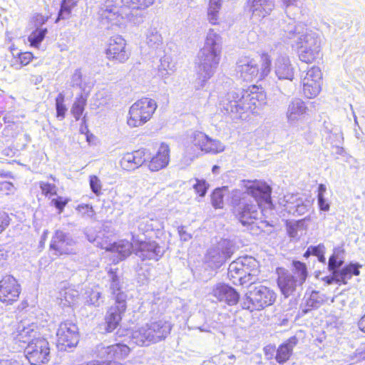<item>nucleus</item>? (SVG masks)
<instances>
[{"label":"nucleus","mask_w":365,"mask_h":365,"mask_svg":"<svg viewBox=\"0 0 365 365\" xmlns=\"http://www.w3.org/2000/svg\"><path fill=\"white\" fill-rule=\"evenodd\" d=\"M154 221L152 219L145 217L141 219L138 222V232H135L139 235V234L145 235L146 232L149 231H153L154 230Z\"/></svg>","instance_id":"obj_55"},{"label":"nucleus","mask_w":365,"mask_h":365,"mask_svg":"<svg viewBox=\"0 0 365 365\" xmlns=\"http://www.w3.org/2000/svg\"><path fill=\"white\" fill-rule=\"evenodd\" d=\"M146 150L141 149L131 153H126L123 157L121 165L127 170L138 168L146 161Z\"/></svg>","instance_id":"obj_26"},{"label":"nucleus","mask_w":365,"mask_h":365,"mask_svg":"<svg viewBox=\"0 0 365 365\" xmlns=\"http://www.w3.org/2000/svg\"><path fill=\"white\" fill-rule=\"evenodd\" d=\"M94 356L104 361H112L110 345L98 344L94 349Z\"/></svg>","instance_id":"obj_47"},{"label":"nucleus","mask_w":365,"mask_h":365,"mask_svg":"<svg viewBox=\"0 0 365 365\" xmlns=\"http://www.w3.org/2000/svg\"><path fill=\"white\" fill-rule=\"evenodd\" d=\"M78 1V0H61L56 22L69 19L71 17L72 10L77 6Z\"/></svg>","instance_id":"obj_37"},{"label":"nucleus","mask_w":365,"mask_h":365,"mask_svg":"<svg viewBox=\"0 0 365 365\" xmlns=\"http://www.w3.org/2000/svg\"><path fill=\"white\" fill-rule=\"evenodd\" d=\"M132 240L136 247V255L142 260L158 261L164 255L165 250L163 247L155 241L146 242L145 238L141 237L135 232V230L132 232Z\"/></svg>","instance_id":"obj_9"},{"label":"nucleus","mask_w":365,"mask_h":365,"mask_svg":"<svg viewBox=\"0 0 365 365\" xmlns=\"http://www.w3.org/2000/svg\"><path fill=\"white\" fill-rule=\"evenodd\" d=\"M68 201V199H64L63 197L58 196L56 198L52 199L51 204L58 209L59 210V213H61Z\"/></svg>","instance_id":"obj_64"},{"label":"nucleus","mask_w":365,"mask_h":365,"mask_svg":"<svg viewBox=\"0 0 365 365\" xmlns=\"http://www.w3.org/2000/svg\"><path fill=\"white\" fill-rule=\"evenodd\" d=\"M235 250L232 240L221 239L207 250L205 258L213 267L218 268L232 257Z\"/></svg>","instance_id":"obj_8"},{"label":"nucleus","mask_w":365,"mask_h":365,"mask_svg":"<svg viewBox=\"0 0 365 365\" xmlns=\"http://www.w3.org/2000/svg\"><path fill=\"white\" fill-rule=\"evenodd\" d=\"M284 32L286 37L295 43L302 61L310 63L319 58L322 37L317 32L309 29L302 24H296L294 22L288 24Z\"/></svg>","instance_id":"obj_2"},{"label":"nucleus","mask_w":365,"mask_h":365,"mask_svg":"<svg viewBox=\"0 0 365 365\" xmlns=\"http://www.w3.org/2000/svg\"><path fill=\"white\" fill-rule=\"evenodd\" d=\"M134 243H131L128 240H120L115 242L111 246V250L118 254L120 260H123L131 254V250Z\"/></svg>","instance_id":"obj_39"},{"label":"nucleus","mask_w":365,"mask_h":365,"mask_svg":"<svg viewBox=\"0 0 365 365\" xmlns=\"http://www.w3.org/2000/svg\"><path fill=\"white\" fill-rule=\"evenodd\" d=\"M325 250H326V248H325V246L324 245V244H319L317 246L312 245L307 248L306 252L304 253V256L307 257L311 255L317 256L320 253H325Z\"/></svg>","instance_id":"obj_61"},{"label":"nucleus","mask_w":365,"mask_h":365,"mask_svg":"<svg viewBox=\"0 0 365 365\" xmlns=\"http://www.w3.org/2000/svg\"><path fill=\"white\" fill-rule=\"evenodd\" d=\"M298 344V339L293 336L280 344L275 350L274 359L279 364L287 362L291 357L294 347Z\"/></svg>","instance_id":"obj_27"},{"label":"nucleus","mask_w":365,"mask_h":365,"mask_svg":"<svg viewBox=\"0 0 365 365\" xmlns=\"http://www.w3.org/2000/svg\"><path fill=\"white\" fill-rule=\"evenodd\" d=\"M241 93L240 89L228 92L220 101V109L227 113L239 114V117L242 118L243 110L241 109L242 108Z\"/></svg>","instance_id":"obj_19"},{"label":"nucleus","mask_w":365,"mask_h":365,"mask_svg":"<svg viewBox=\"0 0 365 365\" xmlns=\"http://www.w3.org/2000/svg\"><path fill=\"white\" fill-rule=\"evenodd\" d=\"M293 273L282 268L277 269V284L282 294L287 298L302 289L308 275L307 266L300 261H293Z\"/></svg>","instance_id":"obj_5"},{"label":"nucleus","mask_w":365,"mask_h":365,"mask_svg":"<svg viewBox=\"0 0 365 365\" xmlns=\"http://www.w3.org/2000/svg\"><path fill=\"white\" fill-rule=\"evenodd\" d=\"M146 43L149 47V53H158L163 51V38L156 28L148 29L146 33Z\"/></svg>","instance_id":"obj_30"},{"label":"nucleus","mask_w":365,"mask_h":365,"mask_svg":"<svg viewBox=\"0 0 365 365\" xmlns=\"http://www.w3.org/2000/svg\"><path fill=\"white\" fill-rule=\"evenodd\" d=\"M238 259L245 275L250 278V284H254V282H256L257 277L259 273V262L255 258L247 255L240 257Z\"/></svg>","instance_id":"obj_28"},{"label":"nucleus","mask_w":365,"mask_h":365,"mask_svg":"<svg viewBox=\"0 0 365 365\" xmlns=\"http://www.w3.org/2000/svg\"><path fill=\"white\" fill-rule=\"evenodd\" d=\"M237 73L244 81H250L258 76L259 66L257 61L248 56L240 57L237 62Z\"/></svg>","instance_id":"obj_18"},{"label":"nucleus","mask_w":365,"mask_h":365,"mask_svg":"<svg viewBox=\"0 0 365 365\" xmlns=\"http://www.w3.org/2000/svg\"><path fill=\"white\" fill-rule=\"evenodd\" d=\"M249 4L252 14L259 17L269 14L274 6V0H249Z\"/></svg>","instance_id":"obj_31"},{"label":"nucleus","mask_w":365,"mask_h":365,"mask_svg":"<svg viewBox=\"0 0 365 365\" xmlns=\"http://www.w3.org/2000/svg\"><path fill=\"white\" fill-rule=\"evenodd\" d=\"M227 274L234 284L243 286L250 284V278L245 275L239 259L230 264Z\"/></svg>","instance_id":"obj_29"},{"label":"nucleus","mask_w":365,"mask_h":365,"mask_svg":"<svg viewBox=\"0 0 365 365\" xmlns=\"http://www.w3.org/2000/svg\"><path fill=\"white\" fill-rule=\"evenodd\" d=\"M304 226V222L302 220L297 221L295 222H287V232L288 235L292 239L299 238V231H302Z\"/></svg>","instance_id":"obj_54"},{"label":"nucleus","mask_w":365,"mask_h":365,"mask_svg":"<svg viewBox=\"0 0 365 365\" xmlns=\"http://www.w3.org/2000/svg\"><path fill=\"white\" fill-rule=\"evenodd\" d=\"M279 203L285 207L288 212L302 215L307 212L311 206V201L303 199L299 194L288 193L280 198Z\"/></svg>","instance_id":"obj_14"},{"label":"nucleus","mask_w":365,"mask_h":365,"mask_svg":"<svg viewBox=\"0 0 365 365\" xmlns=\"http://www.w3.org/2000/svg\"><path fill=\"white\" fill-rule=\"evenodd\" d=\"M46 32V29H37L34 31L28 38L31 46L38 47L43 40Z\"/></svg>","instance_id":"obj_53"},{"label":"nucleus","mask_w":365,"mask_h":365,"mask_svg":"<svg viewBox=\"0 0 365 365\" xmlns=\"http://www.w3.org/2000/svg\"><path fill=\"white\" fill-rule=\"evenodd\" d=\"M343 140V135L339 128L334 130L331 134L325 136L326 143H329L332 146L341 145Z\"/></svg>","instance_id":"obj_56"},{"label":"nucleus","mask_w":365,"mask_h":365,"mask_svg":"<svg viewBox=\"0 0 365 365\" xmlns=\"http://www.w3.org/2000/svg\"><path fill=\"white\" fill-rule=\"evenodd\" d=\"M157 108L155 101L143 98L133 103L129 110L128 125L131 128L139 127L148 121Z\"/></svg>","instance_id":"obj_7"},{"label":"nucleus","mask_w":365,"mask_h":365,"mask_svg":"<svg viewBox=\"0 0 365 365\" xmlns=\"http://www.w3.org/2000/svg\"><path fill=\"white\" fill-rule=\"evenodd\" d=\"M323 302V297L319 292L312 291L309 297L306 299L305 304H301L302 314H306L312 309L319 308L322 304Z\"/></svg>","instance_id":"obj_35"},{"label":"nucleus","mask_w":365,"mask_h":365,"mask_svg":"<svg viewBox=\"0 0 365 365\" xmlns=\"http://www.w3.org/2000/svg\"><path fill=\"white\" fill-rule=\"evenodd\" d=\"M276 299L274 292L269 287L254 284H249L248 292L245 294V300L243 302V309L261 310L272 305Z\"/></svg>","instance_id":"obj_6"},{"label":"nucleus","mask_w":365,"mask_h":365,"mask_svg":"<svg viewBox=\"0 0 365 365\" xmlns=\"http://www.w3.org/2000/svg\"><path fill=\"white\" fill-rule=\"evenodd\" d=\"M221 49L220 36L210 29L207 34L205 45L197 56V75L200 87H203L215 72L220 60Z\"/></svg>","instance_id":"obj_3"},{"label":"nucleus","mask_w":365,"mask_h":365,"mask_svg":"<svg viewBox=\"0 0 365 365\" xmlns=\"http://www.w3.org/2000/svg\"><path fill=\"white\" fill-rule=\"evenodd\" d=\"M212 294L220 302L230 306L236 304L240 299V294L232 287L223 283L216 284Z\"/></svg>","instance_id":"obj_22"},{"label":"nucleus","mask_w":365,"mask_h":365,"mask_svg":"<svg viewBox=\"0 0 365 365\" xmlns=\"http://www.w3.org/2000/svg\"><path fill=\"white\" fill-rule=\"evenodd\" d=\"M100 15L102 19L107 20L112 25L120 24V20L123 19L121 14H119V9L113 4L104 5L101 8Z\"/></svg>","instance_id":"obj_32"},{"label":"nucleus","mask_w":365,"mask_h":365,"mask_svg":"<svg viewBox=\"0 0 365 365\" xmlns=\"http://www.w3.org/2000/svg\"><path fill=\"white\" fill-rule=\"evenodd\" d=\"M76 242L68 233L56 230L50 243V249L56 255H68L74 252Z\"/></svg>","instance_id":"obj_15"},{"label":"nucleus","mask_w":365,"mask_h":365,"mask_svg":"<svg viewBox=\"0 0 365 365\" xmlns=\"http://www.w3.org/2000/svg\"><path fill=\"white\" fill-rule=\"evenodd\" d=\"M222 6V0H210L207 10V18L212 24H216L218 20V13Z\"/></svg>","instance_id":"obj_45"},{"label":"nucleus","mask_w":365,"mask_h":365,"mask_svg":"<svg viewBox=\"0 0 365 365\" xmlns=\"http://www.w3.org/2000/svg\"><path fill=\"white\" fill-rule=\"evenodd\" d=\"M192 138V143L195 146L199 147L200 151L218 153L225 149V146L219 140H213L202 132L193 133Z\"/></svg>","instance_id":"obj_20"},{"label":"nucleus","mask_w":365,"mask_h":365,"mask_svg":"<svg viewBox=\"0 0 365 365\" xmlns=\"http://www.w3.org/2000/svg\"><path fill=\"white\" fill-rule=\"evenodd\" d=\"M172 324L168 320L160 319L150 321L134 330L131 334V340L138 346H147L164 340L170 334Z\"/></svg>","instance_id":"obj_4"},{"label":"nucleus","mask_w":365,"mask_h":365,"mask_svg":"<svg viewBox=\"0 0 365 365\" xmlns=\"http://www.w3.org/2000/svg\"><path fill=\"white\" fill-rule=\"evenodd\" d=\"M64 96L60 93L56 98V117L60 120H63L65 117L67 108L63 103Z\"/></svg>","instance_id":"obj_58"},{"label":"nucleus","mask_w":365,"mask_h":365,"mask_svg":"<svg viewBox=\"0 0 365 365\" xmlns=\"http://www.w3.org/2000/svg\"><path fill=\"white\" fill-rule=\"evenodd\" d=\"M308 108L305 103L298 98H292L286 109V119L289 125H294L307 114Z\"/></svg>","instance_id":"obj_21"},{"label":"nucleus","mask_w":365,"mask_h":365,"mask_svg":"<svg viewBox=\"0 0 365 365\" xmlns=\"http://www.w3.org/2000/svg\"><path fill=\"white\" fill-rule=\"evenodd\" d=\"M200 149L199 147L195 146L192 142V144L187 145L185 147L183 156L181 159V163L185 166L191 164V163L198 157Z\"/></svg>","instance_id":"obj_42"},{"label":"nucleus","mask_w":365,"mask_h":365,"mask_svg":"<svg viewBox=\"0 0 365 365\" xmlns=\"http://www.w3.org/2000/svg\"><path fill=\"white\" fill-rule=\"evenodd\" d=\"M126 294H120L117 297L116 302L111 306L105 316L106 327L107 332L114 331L122 319V314L126 309Z\"/></svg>","instance_id":"obj_12"},{"label":"nucleus","mask_w":365,"mask_h":365,"mask_svg":"<svg viewBox=\"0 0 365 365\" xmlns=\"http://www.w3.org/2000/svg\"><path fill=\"white\" fill-rule=\"evenodd\" d=\"M69 83L71 87L78 88L82 92L86 93V95L90 92L92 87L90 83H88L85 78H83L82 73L79 68L74 71Z\"/></svg>","instance_id":"obj_34"},{"label":"nucleus","mask_w":365,"mask_h":365,"mask_svg":"<svg viewBox=\"0 0 365 365\" xmlns=\"http://www.w3.org/2000/svg\"><path fill=\"white\" fill-rule=\"evenodd\" d=\"M360 267H361V265L359 263H350L341 268V271L329 270L331 274L324 277L323 280L327 284H331L334 282L339 284H346L347 280L350 279L353 275L358 276L360 274Z\"/></svg>","instance_id":"obj_17"},{"label":"nucleus","mask_w":365,"mask_h":365,"mask_svg":"<svg viewBox=\"0 0 365 365\" xmlns=\"http://www.w3.org/2000/svg\"><path fill=\"white\" fill-rule=\"evenodd\" d=\"M24 353L31 365L47 363L50 354L48 342L43 338L38 337L34 342L27 344Z\"/></svg>","instance_id":"obj_10"},{"label":"nucleus","mask_w":365,"mask_h":365,"mask_svg":"<svg viewBox=\"0 0 365 365\" xmlns=\"http://www.w3.org/2000/svg\"><path fill=\"white\" fill-rule=\"evenodd\" d=\"M303 93L307 98H315L321 91L322 82H316V80H302Z\"/></svg>","instance_id":"obj_40"},{"label":"nucleus","mask_w":365,"mask_h":365,"mask_svg":"<svg viewBox=\"0 0 365 365\" xmlns=\"http://www.w3.org/2000/svg\"><path fill=\"white\" fill-rule=\"evenodd\" d=\"M108 275L109 277V291L110 294L113 296L115 302H116V299L118 294H125L122 291L120 279L118 275L116 274V272L110 269L108 272Z\"/></svg>","instance_id":"obj_36"},{"label":"nucleus","mask_w":365,"mask_h":365,"mask_svg":"<svg viewBox=\"0 0 365 365\" xmlns=\"http://www.w3.org/2000/svg\"><path fill=\"white\" fill-rule=\"evenodd\" d=\"M150 312L155 316L163 314L167 307V302L158 294H154L150 302Z\"/></svg>","instance_id":"obj_43"},{"label":"nucleus","mask_w":365,"mask_h":365,"mask_svg":"<svg viewBox=\"0 0 365 365\" xmlns=\"http://www.w3.org/2000/svg\"><path fill=\"white\" fill-rule=\"evenodd\" d=\"M245 191L233 190L230 194V205L235 216L253 235H258L262 229L256 221L259 218V201H271V187L259 180H242Z\"/></svg>","instance_id":"obj_1"},{"label":"nucleus","mask_w":365,"mask_h":365,"mask_svg":"<svg viewBox=\"0 0 365 365\" xmlns=\"http://www.w3.org/2000/svg\"><path fill=\"white\" fill-rule=\"evenodd\" d=\"M174 66L171 63L168 56L160 58V64L158 66V74L162 78H165L173 72Z\"/></svg>","instance_id":"obj_52"},{"label":"nucleus","mask_w":365,"mask_h":365,"mask_svg":"<svg viewBox=\"0 0 365 365\" xmlns=\"http://www.w3.org/2000/svg\"><path fill=\"white\" fill-rule=\"evenodd\" d=\"M108 58L123 63L129 58V52L126 48V42L120 36H114L110 38L106 50Z\"/></svg>","instance_id":"obj_16"},{"label":"nucleus","mask_w":365,"mask_h":365,"mask_svg":"<svg viewBox=\"0 0 365 365\" xmlns=\"http://www.w3.org/2000/svg\"><path fill=\"white\" fill-rule=\"evenodd\" d=\"M344 264V250L341 247H335L333 254L330 256L328 262V269L333 271H341V267Z\"/></svg>","instance_id":"obj_38"},{"label":"nucleus","mask_w":365,"mask_h":365,"mask_svg":"<svg viewBox=\"0 0 365 365\" xmlns=\"http://www.w3.org/2000/svg\"><path fill=\"white\" fill-rule=\"evenodd\" d=\"M274 73L279 80H287L289 86H292L291 82L294 79V68L288 56H281L276 59Z\"/></svg>","instance_id":"obj_24"},{"label":"nucleus","mask_w":365,"mask_h":365,"mask_svg":"<svg viewBox=\"0 0 365 365\" xmlns=\"http://www.w3.org/2000/svg\"><path fill=\"white\" fill-rule=\"evenodd\" d=\"M86 102L87 96H84L83 93H81V95L76 98L74 101L71 112L76 120H78L81 118L84 111L85 106H86Z\"/></svg>","instance_id":"obj_44"},{"label":"nucleus","mask_w":365,"mask_h":365,"mask_svg":"<svg viewBox=\"0 0 365 365\" xmlns=\"http://www.w3.org/2000/svg\"><path fill=\"white\" fill-rule=\"evenodd\" d=\"M170 160V148L168 145L163 143L159 147L157 154L153 156L148 164L150 170L158 171L165 168Z\"/></svg>","instance_id":"obj_25"},{"label":"nucleus","mask_w":365,"mask_h":365,"mask_svg":"<svg viewBox=\"0 0 365 365\" xmlns=\"http://www.w3.org/2000/svg\"><path fill=\"white\" fill-rule=\"evenodd\" d=\"M36 328V327L33 324H29L27 327L23 324H19L17 328V339L23 343H27V344H29V342H34L37 339Z\"/></svg>","instance_id":"obj_33"},{"label":"nucleus","mask_w":365,"mask_h":365,"mask_svg":"<svg viewBox=\"0 0 365 365\" xmlns=\"http://www.w3.org/2000/svg\"><path fill=\"white\" fill-rule=\"evenodd\" d=\"M241 98L242 101L243 113L247 111L254 112V110L260 107L265 101V94L263 92H256L251 90L250 92L245 90H240Z\"/></svg>","instance_id":"obj_23"},{"label":"nucleus","mask_w":365,"mask_h":365,"mask_svg":"<svg viewBox=\"0 0 365 365\" xmlns=\"http://www.w3.org/2000/svg\"><path fill=\"white\" fill-rule=\"evenodd\" d=\"M262 65L261 68H259V77L262 78L267 76L271 70V59L267 54H264L262 57Z\"/></svg>","instance_id":"obj_57"},{"label":"nucleus","mask_w":365,"mask_h":365,"mask_svg":"<svg viewBox=\"0 0 365 365\" xmlns=\"http://www.w3.org/2000/svg\"><path fill=\"white\" fill-rule=\"evenodd\" d=\"M78 298V292L71 288H66L59 293V299L61 300V304L63 306L74 305Z\"/></svg>","instance_id":"obj_41"},{"label":"nucleus","mask_w":365,"mask_h":365,"mask_svg":"<svg viewBox=\"0 0 365 365\" xmlns=\"http://www.w3.org/2000/svg\"><path fill=\"white\" fill-rule=\"evenodd\" d=\"M227 191V187L216 188L211 195L212 206L216 209L222 208L224 205L223 198L225 193Z\"/></svg>","instance_id":"obj_48"},{"label":"nucleus","mask_w":365,"mask_h":365,"mask_svg":"<svg viewBox=\"0 0 365 365\" xmlns=\"http://www.w3.org/2000/svg\"><path fill=\"white\" fill-rule=\"evenodd\" d=\"M112 361L125 358L130 353V348L123 344L110 345Z\"/></svg>","instance_id":"obj_46"},{"label":"nucleus","mask_w":365,"mask_h":365,"mask_svg":"<svg viewBox=\"0 0 365 365\" xmlns=\"http://www.w3.org/2000/svg\"><path fill=\"white\" fill-rule=\"evenodd\" d=\"M155 0H122L124 6L131 9H145L152 5Z\"/></svg>","instance_id":"obj_50"},{"label":"nucleus","mask_w":365,"mask_h":365,"mask_svg":"<svg viewBox=\"0 0 365 365\" xmlns=\"http://www.w3.org/2000/svg\"><path fill=\"white\" fill-rule=\"evenodd\" d=\"M193 187L200 196H205L207 192L208 185L205 180L196 179V183Z\"/></svg>","instance_id":"obj_63"},{"label":"nucleus","mask_w":365,"mask_h":365,"mask_svg":"<svg viewBox=\"0 0 365 365\" xmlns=\"http://www.w3.org/2000/svg\"><path fill=\"white\" fill-rule=\"evenodd\" d=\"M39 187L42 194L45 196L56 195V186L54 184L44 181H40Z\"/></svg>","instance_id":"obj_60"},{"label":"nucleus","mask_w":365,"mask_h":365,"mask_svg":"<svg viewBox=\"0 0 365 365\" xmlns=\"http://www.w3.org/2000/svg\"><path fill=\"white\" fill-rule=\"evenodd\" d=\"M90 186L91 190L96 195H99L101 194V181L98 178L96 175H93L90 177Z\"/></svg>","instance_id":"obj_62"},{"label":"nucleus","mask_w":365,"mask_h":365,"mask_svg":"<svg viewBox=\"0 0 365 365\" xmlns=\"http://www.w3.org/2000/svg\"><path fill=\"white\" fill-rule=\"evenodd\" d=\"M21 285L11 275H6L0 280V301L6 304L16 302L21 293Z\"/></svg>","instance_id":"obj_13"},{"label":"nucleus","mask_w":365,"mask_h":365,"mask_svg":"<svg viewBox=\"0 0 365 365\" xmlns=\"http://www.w3.org/2000/svg\"><path fill=\"white\" fill-rule=\"evenodd\" d=\"M77 326L69 321L61 323L56 332L57 346L61 351H67L76 346L79 341Z\"/></svg>","instance_id":"obj_11"},{"label":"nucleus","mask_w":365,"mask_h":365,"mask_svg":"<svg viewBox=\"0 0 365 365\" xmlns=\"http://www.w3.org/2000/svg\"><path fill=\"white\" fill-rule=\"evenodd\" d=\"M327 191V187L324 184H319L318 187V195H317V201L318 205L322 211H329L330 208V202L324 197V194Z\"/></svg>","instance_id":"obj_51"},{"label":"nucleus","mask_w":365,"mask_h":365,"mask_svg":"<svg viewBox=\"0 0 365 365\" xmlns=\"http://www.w3.org/2000/svg\"><path fill=\"white\" fill-rule=\"evenodd\" d=\"M316 80V82H322V73L319 67L313 66L307 71L303 80Z\"/></svg>","instance_id":"obj_59"},{"label":"nucleus","mask_w":365,"mask_h":365,"mask_svg":"<svg viewBox=\"0 0 365 365\" xmlns=\"http://www.w3.org/2000/svg\"><path fill=\"white\" fill-rule=\"evenodd\" d=\"M86 302L88 304L99 307L103 302L102 293L98 288L86 291Z\"/></svg>","instance_id":"obj_49"}]
</instances>
